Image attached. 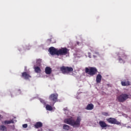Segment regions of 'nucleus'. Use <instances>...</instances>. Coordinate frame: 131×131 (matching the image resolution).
Returning <instances> with one entry per match:
<instances>
[{
	"label": "nucleus",
	"mask_w": 131,
	"mask_h": 131,
	"mask_svg": "<svg viewBox=\"0 0 131 131\" xmlns=\"http://www.w3.org/2000/svg\"><path fill=\"white\" fill-rule=\"evenodd\" d=\"M41 127H42V123H41V122H37L34 125L35 128H39Z\"/></svg>",
	"instance_id": "nucleus-14"
},
{
	"label": "nucleus",
	"mask_w": 131,
	"mask_h": 131,
	"mask_svg": "<svg viewBox=\"0 0 131 131\" xmlns=\"http://www.w3.org/2000/svg\"><path fill=\"white\" fill-rule=\"evenodd\" d=\"M106 121L111 124H117V125L121 124L120 122L117 121V120L114 118H107L106 119Z\"/></svg>",
	"instance_id": "nucleus-7"
},
{
	"label": "nucleus",
	"mask_w": 131,
	"mask_h": 131,
	"mask_svg": "<svg viewBox=\"0 0 131 131\" xmlns=\"http://www.w3.org/2000/svg\"><path fill=\"white\" fill-rule=\"evenodd\" d=\"M28 126V125H27V124H24L23 125V127H24V128H27Z\"/></svg>",
	"instance_id": "nucleus-25"
},
{
	"label": "nucleus",
	"mask_w": 131,
	"mask_h": 131,
	"mask_svg": "<svg viewBox=\"0 0 131 131\" xmlns=\"http://www.w3.org/2000/svg\"><path fill=\"white\" fill-rule=\"evenodd\" d=\"M68 54V49L67 48H62L58 50L57 56H66Z\"/></svg>",
	"instance_id": "nucleus-6"
},
{
	"label": "nucleus",
	"mask_w": 131,
	"mask_h": 131,
	"mask_svg": "<svg viewBox=\"0 0 131 131\" xmlns=\"http://www.w3.org/2000/svg\"><path fill=\"white\" fill-rule=\"evenodd\" d=\"M121 84L122 86H128V85H130V82L128 80L122 81Z\"/></svg>",
	"instance_id": "nucleus-11"
},
{
	"label": "nucleus",
	"mask_w": 131,
	"mask_h": 131,
	"mask_svg": "<svg viewBox=\"0 0 131 131\" xmlns=\"http://www.w3.org/2000/svg\"><path fill=\"white\" fill-rule=\"evenodd\" d=\"M2 117V115H0V118Z\"/></svg>",
	"instance_id": "nucleus-30"
},
{
	"label": "nucleus",
	"mask_w": 131,
	"mask_h": 131,
	"mask_svg": "<svg viewBox=\"0 0 131 131\" xmlns=\"http://www.w3.org/2000/svg\"><path fill=\"white\" fill-rule=\"evenodd\" d=\"M99 124L100 125L102 129H103L105 127H109V125L107 124L105 121H100L99 122Z\"/></svg>",
	"instance_id": "nucleus-10"
},
{
	"label": "nucleus",
	"mask_w": 131,
	"mask_h": 131,
	"mask_svg": "<svg viewBox=\"0 0 131 131\" xmlns=\"http://www.w3.org/2000/svg\"><path fill=\"white\" fill-rule=\"evenodd\" d=\"M58 49L53 47H51L49 49V52L52 56H55V55L58 56Z\"/></svg>",
	"instance_id": "nucleus-8"
},
{
	"label": "nucleus",
	"mask_w": 131,
	"mask_h": 131,
	"mask_svg": "<svg viewBox=\"0 0 131 131\" xmlns=\"http://www.w3.org/2000/svg\"><path fill=\"white\" fill-rule=\"evenodd\" d=\"M36 63H37V64L39 66L40 65V64L41 63V59H37Z\"/></svg>",
	"instance_id": "nucleus-21"
},
{
	"label": "nucleus",
	"mask_w": 131,
	"mask_h": 131,
	"mask_svg": "<svg viewBox=\"0 0 131 131\" xmlns=\"http://www.w3.org/2000/svg\"><path fill=\"white\" fill-rule=\"evenodd\" d=\"M23 78H24V79H29V78H31V76L28 73V72H24L21 73V76Z\"/></svg>",
	"instance_id": "nucleus-9"
},
{
	"label": "nucleus",
	"mask_w": 131,
	"mask_h": 131,
	"mask_svg": "<svg viewBox=\"0 0 131 131\" xmlns=\"http://www.w3.org/2000/svg\"><path fill=\"white\" fill-rule=\"evenodd\" d=\"M34 69L36 73H40V72H41V70H40V68H39V67H35L34 68Z\"/></svg>",
	"instance_id": "nucleus-18"
},
{
	"label": "nucleus",
	"mask_w": 131,
	"mask_h": 131,
	"mask_svg": "<svg viewBox=\"0 0 131 131\" xmlns=\"http://www.w3.org/2000/svg\"><path fill=\"white\" fill-rule=\"evenodd\" d=\"M102 115L104 116H110V115L107 112L102 113Z\"/></svg>",
	"instance_id": "nucleus-22"
},
{
	"label": "nucleus",
	"mask_w": 131,
	"mask_h": 131,
	"mask_svg": "<svg viewBox=\"0 0 131 131\" xmlns=\"http://www.w3.org/2000/svg\"><path fill=\"white\" fill-rule=\"evenodd\" d=\"M45 73L47 74H51L52 73V69L50 67H47L45 68Z\"/></svg>",
	"instance_id": "nucleus-13"
},
{
	"label": "nucleus",
	"mask_w": 131,
	"mask_h": 131,
	"mask_svg": "<svg viewBox=\"0 0 131 131\" xmlns=\"http://www.w3.org/2000/svg\"><path fill=\"white\" fill-rule=\"evenodd\" d=\"M121 57L122 58H126L127 56L124 54V53H123L122 54H121Z\"/></svg>",
	"instance_id": "nucleus-23"
},
{
	"label": "nucleus",
	"mask_w": 131,
	"mask_h": 131,
	"mask_svg": "<svg viewBox=\"0 0 131 131\" xmlns=\"http://www.w3.org/2000/svg\"><path fill=\"white\" fill-rule=\"evenodd\" d=\"M127 99H129V95L127 94L124 93L117 96L116 101L123 103V102H125Z\"/></svg>",
	"instance_id": "nucleus-3"
},
{
	"label": "nucleus",
	"mask_w": 131,
	"mask_h": 131,
	"mask_svg": "<svg viewBox=\"0 0 131 131\" xmlns=\"http://www.w3.org/2000/svg\"><path fill=\"white\" fill-rule=\"evenodd\" d=\"M102 80V75L101 74L97 75L96 77V82L97 83H100Z\"/></svg>",
	"instance_id": "nucleus-15"
},
{
	"label": "nucleus",
	"mask_w": 131,
	"mask_h": 131,
	"mask_svg": "<svg viewBox=\"0 0 131 131\" xmlns=\"http://www.w3.org/2000/svg\"><path fill=\"white\" fill-rule=\"evenodd\" d=\"M118 60L119 61V62H120V63H121V61H123V60H122V58H121V57H120V56H119Z\"/></svg>",
	"instance_id": "nucleus-26"
},
{
	"label": "nucleus",
	"mask_w": 131,
	"mask_h": 131,
	"mask_svg": "<svg viewBox=\"0 0 131 131\" xmlns=\"http://www.w3.org/2000/svg\"><path fill=\"white\" fill-rule=\"evenodd\" d=\"M81 121V118L80 117H78L76 121L74 120L72 117L67 118L64 120V123L72 125L73 127H79Z\"/></svg>",
	"instance_id": "nucleus-1"
},
{
	"label": "nucleus",
	"mask_w": 131,
	"mask_h": 131,
	"mask_svg": "<svg viewBox=\"0 0 131 131\" xmlns=\"http://www.w3.org/2000/svg\"><path fill=\"white\" fill-rule=\"evenodd\" d=\"M58 95L57 93H53L49 96V100L53 102V105H55L56 102H58Z\"/></svg>",
	"instance_id": "nucleus-5"
},
{
	"label": "nucleus",
	"mask_w": 131,
	"mask_h": 131,
	"mask_svg": "<svg viewBox=\"0 0 131 131\" xmlns=\"http://www.w3.org/2000/svg\"><path fill=\"white\" fill-rule=\"evenodd\" d=\"M64 111L66 110V109L64 108Z\"/></svg>",
	"instance_id": "nucleus-31"
},
{
	"label": "nucleus",
	"mask_w": 131,
	"mask_h": 131,
	"mask_svg": "<svg viewBox=\"0 0 131 131\" xmlns=\"http://www.w3.org/2000/svg\"><path fill=\"white\" fill-rule=\"evenodd\" d=\"M60 71L63 74H69L73 71V68L69 67L62 66L60 68Z\"/></svg>",
	"instance_id": "nucleus-4"
},
{
	"label": "nucleus",
	"mask_w": 131,
	"mask_h": 131,
	"mask_svg": "<svg viewBox=\"0 0 131 131\" xmlns=\"http://www.w3.org/2000/svg\"><path fill=\"white\" fill-rule=\"evenodd\" d=\"M46 108L48 111H52V110H53V107H52V106H51L49 104L46 105Z\"/></svg>",
	"instance_id": "nucleus-19"
},
{
	"label": "nucleus",
	"mask_w": 131,
	"mask_h": 131,
	"mask_svg": "<svg viewBox=\"0 0 131 131\" xmlns=\"http://www.w3.org/2000/svg\"><path fill=\"white\" fill-rule=\"evenodd\" d=\"M40 102H41V103H42L44 105H46V101L44 100L41 99H40Z\"/></svg>",
	"instance_id": "nucleus-24"
},
{
	"label": "nucleus",
	"mask_w": 131,
	"mask_h": 131,
	"mask_svg": "<svg viewBox=\"0 0 131 131\" xmlns=\"http://www.w3.org/2000/svg\"><path fill=\"white\" fill-rule=\"evenodd\" d=\"M93 57H94V58H97V56H96L95 55H93Z\"/></svg>",
	"instance_id": "nucleus-29"
},
{
	"label": "nucleus",
	"mask_w": 131,
	"mask_h": 131,
	"mask_svg": "<svg viewBox=\"0 0 131 131\" xmlns=\"http://www.w3.org/2000/svg\"><path fill=\"white\" fill-rule=\"evenodd\" d=\"M62 128L64 130H69V129H70V126L66 124H63Z\"/></svg>",
	"instance_id": "nucleus-17"
},
{
	"label": "nucleus",
	"mask_w": 131,
	"mask_h": 131,
	"mask_svg": "<svg viewBox=\"0 0 131 131\" xmlns=\"http://www.w3.org/2000/svg\"><path fill=\"white\" fill-rule=\"evenodd\" d=\"M88 55H89V57H90V58H91V53H88Z\"/></svg>",
	"instance_id": "nucleus-28"
},
{
	"label": "nucleus",
	"mask_w": 131,
	"mask_h": 131,
	"mask_svg": "<svg viewBox=\"0 0 131 131\" xmlns=\"http://www.w3.org/2000/svg\"><path fill=\"white\" fill-rule=\"evenodd\" d=\"M0 130L6 131L7 130V127L4 125H2L0 126Z\"/></svg>",
	"instance_id": "nucleus-20"
},
{
	"label": "nucleus",
	"mask_w": 131,
	"mask_h": 131,
	"mask_svg": "<svg viewBox=\"0 0 131 131\" xmlns=\"http://www.w3.org/2000/svg\"><path fill=\"white\" fill-rule=\"evenodd\" d=\"M85 72L91 76H94V75H96V74H97L98 70L95 67H90L89 68H85Z\"/></svg>",
	"instance_id": "nucleus-2"
},
{
	"label": "nucleus",
	"mask_w": 131,
	"mask_h": 131,
	"mask_svg": "<svg viewBox=\"0 0 131 131\" xmlns=\"http://www.w3.org/2000/svg\"><path fill=\"white\" fill-rule=\"evenodd\" d=\"M2 124H5V125L7 124H11V123H15V121L14 120V119H12L10 120H5L3 121Z\"/></svg>",
	"instance_id": "nucleus-12"
},
{
	"label": "nucleus",
	"mask_w": 131,
	"mask_h": 131,
	"mask_svg": "<svg viewBox=\"0 0 131 131\" xmlns=\"http://www.w3.org/2000/svg\"><path fill=\"white\" fill-rule=\"evenodd\" d=\"M86 110H93L94 109V104L90 103L89 104L85 107Z\"/></svg>",
	"instance_id": "nucleus-16"
},
{
	"label": "nucleus",
	"mask_w": 131,
	"mask_h": 131,
	"mask_svg": "<svg viewBox=\"0 0 131 131\" xmlns=\"http://www.w3.org/2000/svg\"><path fill=\"white\" fill-rule=\"evenodd\" d=\"M93 54H95L96 55H97V56H99V52H97V51H95L94 52Z\"/></svg>",
	"instance_id": "nucleus-27"
}]
</instances>
